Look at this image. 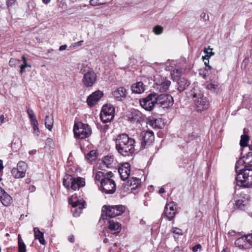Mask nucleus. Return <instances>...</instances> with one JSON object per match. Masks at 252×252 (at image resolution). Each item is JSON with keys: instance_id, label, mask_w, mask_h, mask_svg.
Wrapping results in <instances>:
<instances>
[{"instance_id": "1", "label": "nucleus", "mask_w": 252, "mask_h": 252, "mask_svg": "<svg viewBox=\"0 0 252 252\" xmlns=\"http://www.w3.org/2000/svg\"><path fill=\"white\" fill-rule=\"evenodd\" d=\"M136 142L134 139L126 133L118 135L115 139V147L117 152L123 156H131L135 152Z\"/></svg>"}, {"instance_id": "30", "label": "nucleus", "mask_w": 252, "mask_h": 252, "mask_svg": "<svg viewBox=\"0 0 252 252\" xmlns=\"http://www.w3.org/2000/svg\"><path fill=\"white\" fill-rule=\"evenodd\" d=\"M244 134L241 136V140L240 141V145L241 147H246L247 146V143L249 140V137L248 135V130L245 128L243 129Z\"/></svg>"}, {"instance_id": "33", "label": "nucleus", "mask_w": 252, "mask_h": 252, "mask_svg": "<svg viewBox=\"0 0 252 252\" xmlns=\"http://www.w3.org/2000/svg\"><path fill=\"white\" fill-rule=\"evenodd\" d=\"M206 86L207 89L213 91V92L217 91L219 88L218 84L212 81L207 82Z\"/></svg>"}, {"instance_id": "39", "label": "nucleus", "mask_w": 252, "mask_h": 252, "mask_svg": "<svg viewBox=\"0 0 252 252\" xmlns=\"http://www.w3.org/2000/svg\"><path fill=\"white\" fill-rule=\"evenodd\" d=\"M153 32L156 34H160L163 32V28L160 26H156L153 28Z\"/></svg>"}, {"instance_id": "7", "label": "nucleus", "mask_w": 252, "mask_h": 252, "mask_svg": "<svg viewBox=\"0 0 252 252\" xmlns=\"http://www.w3.org/2000/svg\"><path fill=\"white\" fill-rule=\"evenodd\" d=\"M157 93L149 94L146 97L139 100L140 105L147 111H151L157 103Z\"/></svg>"}, {"instance_id": "50", "label": "nucleus", "mask_w": 252, "mask_h": 252, "mask_svg": "<svg viewBox=\"0 0 252 252\" xmlns=\"http://www.w3.org/2000/svg\"><path fill=\"white\" fill-rule=\"evenodd\" d=\"M27 113H28L30 118L31 117H33L35 116L33 110L31 109H28L27 110Z\"/></svg>"}, {"instance_id": "51", "label": "nucleus", "mask_w": 252, "mask_h": 252, "mask_svg": "<svg viewBox=\"0 0 252 252\" xmlns=\"http://www.w3.org/2000/svg\"><path fill=\"white\" fill-rule=\"evenodd\" d=\"M30 119V120H31V125H33V124H36V123H38V122H37V121L36 120V118L35 116H34L33 117H31Z\"/></svg>"}, {"instance_id": "27", "label": "nucleus", "mask_w": 252, "mask_h": 252, "mask_svg": "<svg viewBox=\"0 0 252 252\" xmlns=\"http://www.w3.org/2000/svg\"><path fill=\"white\" fill-rule=\"evenodd\" d=\"M103 163L106 167L109 168L114 167L116 165L114 157L113 156H105L103 159Z\"/></svg>"}, {"instance_id": "19", "label": "nucleus", "mask_w": 252, "mask_h": 252, "mask_svg": "<svg viewBox=\"0 0 252 252\" xmlns=\"http://www.w3.org/2000/svg\"><path fill=\"white\" fill-rule=\"evenodd\" d=\"M85 185L84 179L81 177L72 178L71 179L70 188L75 190Z\"/></svg>"}, {"instance_id": "49", "label": "nucleus", "mask_w": 252, "mask_h": 252, "mask_svg": "<svg viewBox=\"0 0 252 252\" xmlns=\"http://www.w3.org/2000/svg\"><path fill=\"white\" fill-rule=\"evenodd\" d=\"M16 0H6V5L8 7L12 6L15 3Z\"/></svg>"}, {"instance_id": "17", "label": "nucleus", "mask_w": 252, "mask_h": 252, "mask_svg": "<svg viewBox=\"0 0 252 252\" xmlns=\"http://www.w3.org/2000/svg\"><path fill=\"white\" fill-rule=\"evenodd\" d=\"M130 166L127 162L124 163L119 168L118 172L122 180L125 181L128 178L130 174Z\"/></svg>"}, {"instance_id": "58", "label": "nucleus", "mask_w": 252, "mask_h": 252, "mask_svg": "<svg viewBox=\"0 0 252 252\" xmlns=\"http://www.w3.org/2000/svg\"><path fill=\"white\" fill-rule=\"evenodd\" d=\"M105 174L106 175V177H108L110 178L113 176V173L111 171L108 172Z\"/></svg>"}, {"instance_id": "37", "label": "nucleus", "mask_w": 252, "mask_h": 252, "mask_svg": "<svg viewBox=\"0 0 252 252\" xmlns=\"http://www.w3.org/2000/svg\"><path fill=\"white\" fill-rule=\"evenodd\" d=\"M87 158L88 160H89L91 161L94 160L96 158V151L94 150H92L90 151L87 155Z\"/></svg>"}, {"instance_id": "35", "label": "nucleus", "mask_w": 252, "mask_h": 252, "mask_svg": "<svg viewBox=\"0 0 252 252\" xmlns=\"http://www.w3.org/2000/svg\"><path fill=\"white\" fill-rule=\"evenodd\" d=\"M107 177L103 172L101 171L97 172L95 175V180L100 183V185L103 180H105Z\"/></svg>"}, {"instance_id": "34", "label": "nucleus", "mask_w": 252, "mask_h": 252, "mask_svg": "<svg viewBox=\"0 0 252 252\" xmlns=\"http://www.w3.org/2000/svg\"><path fill=\"white\" fill-rule=\"evenodd\" d=\"M45 125L47 128L49 130H51L53 125V117L46 116L45 120Z\"/></svg>"}, {"instance_id": "62", "label": "nucleus", "mask_w": 252, "mask_h": 252, "mask_svg": "<svg viewBox=\"0 0 252 252\" xmlns=\"http://www.w3.org/2000/svg\"><path fill=\"white\" fill-rule=\"evenodd\" d=\"M3 168V166L2 165V160H0V171L2 170Z\"/></svg>"}, {"instance_id": "16", "label": "nucleus", "mask_w": 252, "mask_h": 252, "mask_svg": "<svg viewBox=\"0 0 252 252\" xmlns=\"http://www.w3.org/2000/svg\"><path fill=\"white\" fill-rule=\"evenodd\" d=\"M177 211L174 202L167 204L164 208V214L168 220H172L175 217Z\"/></svg>"}, {"instance_id": "13", "label": "nucleus", "mask_w": 252, "mask_h": 252, "mask_svg": "<svg viewBox=\"0 0 252 252\" xmlns=\"http://www.w3.org/2000/svg\"><path fill=\"white\" fill-rule=\"evenodd\" d=\"M27 170V164L24 161H19L17 168H13L11 171L12 176L15 178H23Z\"/></svg>"}, {"instance_id": "42", "label": "nucleus", "mask_w": 252, "mask_h": 252, "mask_svg": "<svg viewBox=\"0 0 252 252\" xmlns=\"http://www.w3.org/2000/svg\"><path fill=\"white\" fill-rule=\"evenodd\" d=\"M171 232L174 234L182 235L183 234V231L179 228L173 227L171 229Z\"/></svg>"}, {"instance_id": "36", "label": "nucleus", "mask_w": 252, "mask_h": 252, "mask_svg": "<svg viewBox=\"0 0 252 252\" xmlns=\"http://www.w3.org/2000/svg\"><path fill=\"white\" fill-rule=\"evenodd\" d=\"M72 177L69 175H67L65 176L63 180V185L66 189H69L70 188V184H71V179Z\"/></svg>"}, {"instance_id": "52", "label": "nucleus", "mask_w": 252, "mask_h": 252, "mask_svg": "<svg viewBox=\"0 0 252 252\" xmlns=\"http://www.w3.org/2000/svg\"><path fill=\"white\" fill-rule=\"evenodd\" d=\"M201 245L197 244V245L194 246L192 248V251L193 252H196L197 251L198 249H201Z\"/></svg>"}, {"instance_id": "38", "label": "nucleus", "mask_w": 252, "mask_h": 252, "mask_svg": "<svg viewBox=\"0 0 252 252\" xmlns=\"http://www.w3.org/2000/svg\"><path fill=\"white\" fill-rule=\"evenodd\" d=\"M20 63V61L19 60L11 58L9 62V64L11 67H15L19 64Z\"/></svg>"}, {"instance_id": "21", "label": "nucleus", "mask_w": 252, "mask_h": 252, "mask_svg": "<svg viewBox=\"0 0 252 252\" xmlns=\"http://www.w3.org/2000/svg\"><path fill=\"white\" fill-rule=\"evenodd\" d=\"M0 200L5 206H9L12 201V197L0 187Z\"/></svg>"}, {"instance_id": "11", "label": "nucleus", "mask_w": 252, "mask_h": 252, "mask_svg": "<svg viewBox=\"0 0 252 252\" xmlns=\"http://www.w3.org/2000/svg\"><path fill=\"white\" fill-rule=\"evenodd\" d=\"M116 187L115 181L108 177L101 184L102 191L106 194L113 193L116 190Z\"/></svg>"}, {"instance_id": "2", "label": "nucleus", "mask_w": 252, "mask_h": 252, "mask_svg": "<svg viewBox=\"0 0 252 252\" xmlns=\"http://www.w3.org/2000/svg\"><path fill=\"white\" fill-rule=\"evenodd\" d=\"M243 161L238 160L235 165L236 185L245 188L252 186V169L245 167L244 169H239V165L243 164Z\"/></svg>"}, {"instance_id": "15", "label": "nucleus", "mask_w": 252, "mask_h": 252, "mask_svg": "<svg viewBox=\"0 0 252 252\" xmlns=\"http://www.w3.org/2000/svg\"><path fill=\"white\" fill-rule=\"evenodd\" d=\"M154 139V134L153 131H147L142 134L141 142V149H143L146 146L150 145Z\"/></svg>"}, {"instance_id": "10", "label": "nucleus", "mask_w": 252, "mask_h": 252, "mask_svg": "<svg viewBox=\"0 0 252 252\" xmlns=\"http://www.w3.org/2000/svg\"><path fill=\"white\" fill-rule=\"evenodd\" d=\"M195 97L194 103L197 111H201L207 109L209 107V101L206 98L203 96L202 94H195L193 95Z\"/></svg>"}, {"instance_id": "43", "label": "nucleus", "mask_w": 252, "mask_h": 252, "mask_svg": "<svg viewBox=\"0 0 252 252\" xmlns=\"http://www.w3.org/2000/svg\"><path fill=\"white\" fill-rule=\"evenodd\" d=\"M202 59L206 66H207L209 69H211L212 67L209 65V56L208 55H206L205 57H202Z\"/></svg>"}, {"instance_id": "23", "label": "nucleus", "mask_w": 252, "mask_h": 252, "mask_svg": "<svg viewBox=\"0 0 252 252\" xmlns=\"http://www.w3.org/2000/svg\"><path fill=\"white\" fill-rule=\"evenodd\" d=\"M141 180L135 177L129 178L126 182L127 188H130L131 190H134L140 186Z\"/></svg>"}, {"instance_id": "14", "label": "nucleus", "mask_w": 252, "mask_h": 252, "mask_svg": "<svg viewBox=\"0 0 252 252\" xmlns=\"http://www.w3.org/2000/svg\"><path fill=\"white\" fill-rule=\"evenodd\" d=\"M155 82L156 85L155 88L160 92H165L168 90L171 84L169 80L164 78H161V80L156 79Z\"/></svg>"}, {"instance_id": "3", "label": "nucleus", "mask_w": 252, "mask_h": 252, "mask_svg": "<svg viewBox=\"0 0 252 252\" xmlns=\"http://www.w3.org/2000/svg\"><path fill=\"white\" fill-rule=\"evenodd\" d=\"M80 72L83 74L82 82L86 87H91L95 83L96 74L92 68L87 66L83 65Z\"/></svg>"}, {"instance_id": "31", "label": "nucleus", "mask_w": 252, "mask_h": 252, "mask_svg": "<svg viewBox=\"0 0 252 252\" xmlns=\"http://www.w3.org/2000/svg\"><path fill=\"white\" fill-rule=\"evenodd\" d=\"M160 123V120L153 118L149 120L147 124L153 128H161Z\"/></svg>"}, {"instance_id": "47", "label": "nucleus", "mask_w": 252, "mask_h": 252, "mask_svg": "<svg viewBox=\"0 0 252 252\" xmlns=\"http://www.w3.org/2000/svg\"><path fill=\"white\" fill-rule=\"evenodd\" d=\"M247 241H248L249 244H250V247L252 248V233L246 235Z\"/></svg>"}, {"instance_id": "41", "label": "nucleus", "mask_w": 252, "mask_h": 252, "mask_svg": "<svg viewBox=\"0 0 252 252\" xmlns=\"http://www.w3.org/2000/svg\"><path fill=\"white\" fill-rule=\"evenodd\" d=\"M90 4L92 6L101 5L105 4V2H101L99 0H90Z\"/></svg>"}, {"instance_id": "32", "label": "nucleus", "mask_w": 252, "mask_h": 252, "mask_svg": "<svg viewBox=\"0 0 252 252\" xmlns=\"http://www.w3.org/2000/svg\"><path fill=\"white\" fill-rule=\"evenodd\" d=\"M18 252H26V247L23 242L21 235L20 234L18 236Z\"/></svg>"}, {"instance_id": "18", "label": "nucleus", "mask_w": 252, "mask_h": 252, "mask_svg": "<svg viewBox=\"0 0 252 252\" xmlns=\"http://www.w3.org/2000/svg\"><path fill=\"white\" fill-rule=\"evenodd\" d=\"M103 96V93L100 91H97L90 95L87 99L88 104L90 106L94 105Z\"/></svg>"}, {"instance_id": "8", "label": "nucleus", "mask_w": 252, "mask_h": 252, "mask_svg": "<svg viewBox=\"0 0 252 252\" xmlns=\"http://www.w3.org/2000/svg\"><path fill=\"white\" fill-rule=\"evenodd\" d=\"M107 224L109 232H107V235L105 234L107 237L112 238L113 235H117L120 232L122 229L121 224L113 219H110L108 221Z\"/></svg>"}, {"instance_id": "26", "label": "nucleus", "mask_w": 252, "mask_h": 252, "mask_svg": "<svg viewBox=\"0 0 252 252\" xmlns=\"http://www.w3.org/2000/svg\"><path fill=\"white\" fill-rule=\"evenodd\" d=\"M113 94L118 100H121L126 96V90L123 87H120L115 90Z\"/></svg>"}, {"instance_id": "64", "label": "nucleus", "mask_w": 252, "mask_h": 252, "mask_svg": "<svg viewBox=\"0 0 252 252\" xmlns=\"http://www.w3.org/2000/svg\"><path fill=\"white\" fill-rule=\"evenodd\" d=\"M204 52L206 54V55H209V52L208 51V49L206 48H204Z\"/></svg>"}, {"instance_id": "22", "label": "nucleus", "mask_w": 252, "mask_h": 252, "mask_svg": "<svg viewBox=\"0 0 252 252\" xmlns=\"http://www.w3.org/2000/svg\"><path fill=\"white\" fill-rule=\"evenodd\" d=\"M129 120L132 123L140 122L143 119V115L137 110H132L128 117Z\"/></svg>"}, {"instance_id": "40", "label": "nucleus", "mask_w": 252, "mask_h": 252, "mask_svg": "<svg viewBox=\"0 0 252 252\" xmlns=\"http://www.w3.org/2000/svg\"><path fill=\"white\" fill-rule=\"evenodd\" d=\"M182 73L181 69L177 68L174 69L172 72L171 73V75H174L175 77L178 78L180 77Z\"/></svg>"}, {"instance_id": "54", "label": "nucleus", "mask_w": 252, "mask_h": 252, "mask_svg": "<svg viewBox=\"0 0 252 252\" xmlns=\"http://www.w3.org/2000/svg\"><path fill=\"white\" fill-rule=\"evenodd\" d=\"M53 143V140L51 138H47L46 140V144L51 145Z\"/></svg>"}, {"instance_id": "63", "label": "nucleus", "mask_w": 252, "mask_h": 252, "mask_svg": "<svg viewBox=\"0 0 252 252\" xmlns=\"http://www.w3.org/2000/svg\"><path fill=\"white\" fill-rule=\"evenodd\" d=\"M51 0H43V2L45 4H48L50 2Z\"/></svg>"}, {"instance_id": "25", "label": "nucleus", "mask_w": 252, "mask_h": 252, "mask_svg": "<svg viewBox=\"0 0 252 252\" xmlns=\"http://www.w3.org/2000/svg\"><path fill=\"white\" fill-rule=\"evenodd\" d=\"M248 196H242L241 198L236 201V206L240 210H244L245 207L248 204Z\"/></svg>"}, {"instance_id": "5", "label": "nucleus", "mask_w": 252, "mask_h": 252, "mask_svg": "<svg viewBox=\"0 0 252 252\" xmlns=\"http://www.w3.org/2000/svg\"><path fill=\"white\" fill-rule=\"evenodd\" d=\"M73 132L76 138L84 139L92 134V129L88 124L78 122L74 126Z\"/></svg>"}, {"instance_id": "48", "label": "nucleus", "mask_w": 252, "mask_h": 252, "mask_svg": "<svg viewBox=\"0 0 252 252\" xmlns=\"http://www.w3.org/2000/svg\"><path fill=\"white\" fill-rule=\"evenodd\" d=\"M22 59L23 61V64L22 65H26L25 68L27 67H31V66L27 63V59L24 55L22 56Z\"/></svg>"}, {"instance_id": "44", "label": "nucleus", "mask_w": 252, "mask_h": 252, "mask_svg": "<svg viewBox=\"0 0 252 252\" xmlns=\"http://www.w3.org/2000/svg\"><path fill=\"white\" fill-rule=\"evenodd\" d=\"M33 129V132L34 134H35L37 136L39 135V129L38 127V124L36 123V124H33L32 125Z\"/></svg>"}, {"instance_id": "29", "label": "nucleus", "mask_w": 252, "mask_h": 252, "mask_svg": "<svg viewBox=\"0 0 252 252\" xmlns=\"http://www.w3.org/2000/svg\"><path fill=\"white\" fill-rule=\"evenodd\" d=\"M35 239L38 240L39 243L42 245H45L46 242L44 239V234L41 232L39 228L34 227L33 229Z\"/></svg>"}, {"instance_id": "45", "label": "nucleus", "mask_w": 252, "mask_h": 252, "mask_svg": "<svg viewBox=\"0 0 252 252\" xmlns=\"http://www.w3.org/2000/svg\"><path fill=\"white\" fill-rule=\"evenodd\" d=\"M174 68L173 64H170L169 62H167L165 64V69L168 71L172 70Z\"/></svg>"}, {"instance_id": "24", "label": "nucleus", "mask_w": 252, "mask_h": 252, "mask_svg": "<svg viewBox=\"0 0 252 252\" xmlns=\"http://www.w3.org/2000/svg\"><path fill=\"white\" fill-rule=\"evenodd\" d=\"M131 89L132 93L135 94H141L145 91V86L142 82H138L133 84L131 87Z\"/></svg>"}, {"instance_id": "6", "label": "nucleus", "mask_w": 252, "mask_h": 252, "mask_svg": "<svg viewBox=\"0 0 252 252\" xmlns=\"http://www.w3.org/2000/svg\"><path fill=\"white\" fill-rule=\"evenodd\" d=\"M115 116V108L110 104H107L102 108L100 114V118L103 123L111 122L114 119Z\"/></svg>"}, {"instance_id": "9", "label": "nucleus", "mask_w": 252, "mask_h": 252, "mask_svg": "<svg viewBox=\"0 0 252 252\" xmlns=\"http://www.w3.org/2000/svg\"><path fill=\"white\" fill-rule=\"evenodd\" d=\"M157 104L163 108H168L173 104V98L170 94H157Z\"/></svg>"}, {"instance_id": "59", "label": "nucleus", "mask_w": 252, "mask_h": 252, "mask_svg": "<svg viewBox=\"0 0 252 252\" xmlns=\"http://www.w3.org/2000/svg\"><path fill=\"white\" fill-rule=\"evenodd\" d=\"M29 190L31 192H33L35 190V187L34 186H30L29 188Z\"/></svg>"}, {"instance_id": "20", "label": "nucleus", "mask_w": 252, "mask_h": 252, "mask_svg": "<svg viewBox=\"0 0 252 252\" xmlns=\"http://www.w3.org/2000/svg\"><path fill=\"white\" fill-rule=\"evenodd\" d=\"M235 244L236 247L240 249L247 250L250 249V244L246 236H242L238 238L235 242Z\"/></svg>"}, {"instance_id": "4", "label": "nucleus", "mask_w": 252, "mask_h": 252, "mask_svg": "<svg viewBox=\"0 0 252 252\" xmlns=\"http://www.w3.org/2000/svg\"><path fill=\"white\" fill-rule=\"evenodd\" d=\"M125 207L122 205L106 206L104 205L102 208L101 217L103 219L107 217L113 219L118 216L121 215L125 211Z\"/></svg>"}, {"instance_id": "56", "label": "nucleus", "mask_w": 252, "mask_h": 252, "mask_svg": "<svg viewBox=\"0 0 252 252\" xmlns=\"http://www.w3.org/2000/svg\"><path fill=\"white\" fill-rule=\"evenodd\" d=\"M25 66L26 65H21L20 70V73L21 74H22L24 72V70L26 68Z\"/></svg>"}, {"instance_id": "46", "label": "nucleus", "mask_w": 252, "mask_h": 252, "mask_svg": "<svg viewBox=\"0 0 252 252\" xmlns=\"http://www.w3.org/2000/svg\"><path fill=\"white\" fill-rule=\"evenodd\" d=\"M84 42V41L83 40H80L78 42H77L76 43H74L73 44H72L70 47H73V48H75V47H78V46H80L82 45V43Z\"/></svg>"}, {"instance_id": "55", "label": "nucleus", "mask_w": 252, "mask_h": 252, "mask_svg": "<svg viewBox=\"0 0 252 252\" xmlns=\"http://www.w3.org/2000/svg\"><path fill=\"white\" fill-rule=\"evenodd\" d=\"M67 48V45H62L59 48V50L60 51H63V50H64L66 49Z\"/></svg>"}, {"instance_id": "60", "label": "nucleus", "mask_w": 252, "mask_h": 252, "mask_svg": "<svg viewBox=\"0 0 252 252\" xmlns=\"http://www.w3.org/2000/svg\"><path fill=\"white\" fill-rule=\"evenodd\" d=\"M68 240L71 242V243H73L74 241V236L73 235H71L70 236H69L68 237Z\"/></svg>"}, {"instance_id": "53", "label": "nucleus", "mask_w": 252, "mask_h": 252, "mask_svg": "<svg viewBox=\"0 0 252 252\" xmlns=\"http://www.w3.org/2000/svg\"><path fill=\"white\" fill-rule=\"evenodd\" d=\"M174 252H183V249L180 247H176L174 250Z\"/></svg>"}, {"instance_id": "61", "label": "nucleus", "mask_w": 252, "mask_h": 252, "mask_svg": "<svg viewBox=\"0 0 252 252\" xmlns=\"http://www.w3.org/2000/svg\"><path fill=\"white\" fill-rule=\"evenodd\" d=\"M164 192H165V189L163 188H160V189H159V191H158L159 193H164Z\"/></svg>"}, {"instance_id": "57", "label": "nucleus", "mask_w": 252, "mask_h": 252, "mask_svg": "<svg viewBox=\"0 0 252 252\" xmlns=\"http://www.w3.org/2000/svg\"><path fill=\"white\" fill-rule=\"evenodd\" d=\"M0 121L1 124H3V123H5L4 116L3 115H1L0 116Z\"/></svg>"}, {"instance_id": "12", "label": "nucleus", "mask_w": 252, "mask_h": 252, "mask_svg": "<svg viewBox=\"0 0 252 252\" xmlns=\"http://www.w3.org/2000/svg\"><path fill=\"white\" fill-rule=\"evenodd\" d=\"M68 202L72 206L75 208L73 211V215L74 217H77L81 213V210L85 208V202H82L81 200H78L74 197L72 195L68 200Z\"/></svg>"}, {"instance_id": "28", "label": "nucleus", "mask_w": 252, "mask_h": 252, "mask_svg": "<svg viewBox=\"0 0 252 252\" xmlns=\"http://www.w3.org/2000/svg\"><path fill=\"white\" fill-rule=\"evenodd\" d=\"M178 90L179 91H183L190 85V82L184 77H180L178 81Z\"/></svg>"}]
</instances>
